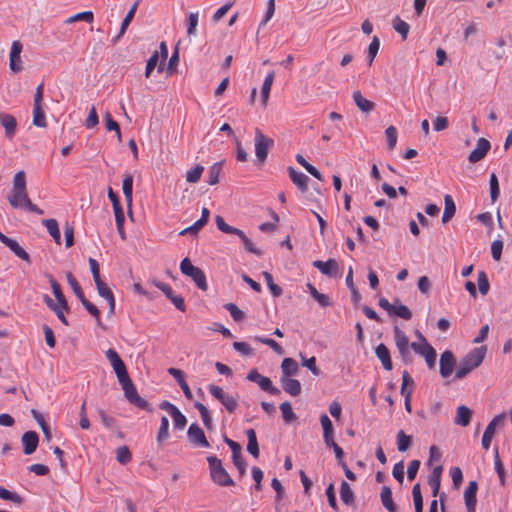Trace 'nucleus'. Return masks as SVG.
Instances as JSON below:
<instances>
[{
    "mask_svg": "<svg viewBox=\"0 0 512 512\" xmlns=\"http://www.w3.org/2000/svg\"><path fill=\"white\" fill-rule=\"evenodd\" d=\"M255 154L260 162L267 159L270 148L274 145V140L265 136L259 129L255 131Z\"/></svg>",
    "mask_w": 512,
    "mask_h": 512,
    "instance_id": "0eeeda50",
    "label": "nucleus"
},
{
    "mask_svg": "<svg viewBox=\"0 0 512 512\" xmlns=\"http://www.w3.org/2000/svg\"><path fill=\"white\" fill-rule=\"evenodd\" d=\"M95 285H96V288H97V291H98V294L104 298L105 300H107L108 304H109V315H113L114 312H115V298H114V295L111 291V289L108 287V285L102 281L101 279L100 280H97L95 281Z\"/></svg>",
    "mask_w": 512,
    "mask_h": 512,
    "instance_id": "dca6fc26",
    "label": "nucleus"
},
{
    "mask_svg": "<svg viewBox=\"0 0 512 512\" xmlns=\"http://www.w3.org/2000/svg\"><path fill=\"white\" fill-rule=\"evenodd\" d=\"M247 379L256 383L263 391L271 395H279L280 390L272 384L270 378L261 375L256 369H252L247 374Z\"/></svg>",
    "mask_w": 512,
    "mask_h": 512,
    "instance_id": "9d476101",
    "label": "nucleus"
},
{
    "mask_svg": "<svg viewBox=\"0 0 512 512\" xmlns=\"http://www.w3.org/2000/svg\"><path fill=\"white\" fill-rule=\"evenodd\" d=\"M94 20V14L92 11H84L77 13L73 16H70L65 22L68 24L74 23L76 21H85L87 23H92Z\"/></svg>",
    "mask_w": 512,
    "mask_h": 512,
    "instance_id": "3c124183",
    "label": "nucleus"
},
{
    "mask_svg": "<svg viewBox=\"0 0 512 512\" xmlns=\"http://www.w3.org/2000/svg\"><path fill=\"white\" fill-rule=\"evenodd\" d=\"M8 201L10 205L15 209H26L39 215L44 213L42 209L31 202L28 196L26 187V175L24 171H18L14 175L13 187L9 193Z\"/></svg>",
    "mask_w": 512,
    "mask_h": 512,
    "instance_id": "f257e3e1",
    "label": "nucleus"
},
{
    "mask_svg": "<svg viewBox=\"0 0 512 512\" xmlns=\"http://www.w3.org/2000/svg\"><path fill=\"white\" fill-rule=\"evenodd\" d=\"M289 176L292 182L302 191L306 192L308 190V181L309 178L302 172L296 171L293 167L288 168Z\"/></svg>",
    "mask_w": 512,
    "mask_h": 512,
    "instance_id": "b1692460",
    "label": "nucleus"
},
{
    "mask_svg": "<svg viewBox=\"0 0 512 512\" xmlns=\"http://www.w3.org/2000/svg\"><path fill=\"white\" fill-rule=\"evenodd\" d=\"M116 458L120 464H127L131 461L132 455L127 446H121L116 450Z\"/></svg>",
    "mask_w": 512,
    "mask_h": 512,
    "instance_id": "13d9d810",
    "label": "nucleus"
},
{
    "mask_svg": "<svg viewBox=\"0 0 512 512\" xmlns=\"http://www.w3.org/2000/svg\"><path fill=\"white\" fill-rule=\"evenodd\" d=\"M0 123L5 129V134L8 138H12L15 135L17 121L11 114L0 113Z\"/></svg>",
    "mask_w": 512,
    "mask_h": 512,
    "instance_id": "4be33fe9",
    "label": "nucleus"
},
{
    "mask_svg": "<svg viewBox=\"0 0 512 512\" xmlns=\"http://www.w3.org/2000/svg\"><path fill=\"white\" fill-rule=\"evenodd\" d=\"M472 417V410L467 406L461 405L457 408L456 417L454 422L457 425L466 427L470 424Z\"/></svg>",
    "mask_w": 512,
    "mask_h": 512,
    "instance_id": "cd10ccee",
    "label": "nucleus"
},
{
    "mask_svg": "<svg viewBox=\"0 0 512 512\" xmlns=\"http://www.w3.org/2000/svg\"><path fill=\"white\" fill-rule=\"evenodd\" d=\"M274 78H275V73H274V71H271L268 73V75L266 76V78L263 82V85L261 88V102L264 107L267 105Z\"/></svg>",
    "mask_w": 512,
    "mask_h": 512,
    "instance_id": "473e14b6",
    "label": "nucleus"
},
{
    "mask_svg": "<svg viewBox=\"0 0 512 512\" xmlns=\"http://www.w3.org/2000/svg\"><path fill=\"white\" fill-rule=\"evenodd\" d=\"M280 410L282 412L283 420L286 423H291L292 421H294L297 418L296 414L292 410V406H291L290 402H288V401H285L280 405Z\"/></svg>",
    "mask_w": 512,
    "mask_h": 512,
    "instance_id": "603ef678",
    "label": "nucleus"
},
{
    "mask_svg": "<svg viewBox=\"0 0 512 512\" xmlns=\"http://www.w3.org/2000/svg\"><path fill=\"white\" fill-rule=\"evenodd\" d=\"M33 125L39 128H46L47 122L42 107H33Z\"/></svg>",
    "mask_w": 512,
    "mask_h": 512,
    "instance_id": "a18cd8bd",
    "label": "nucleus"
},
{
    "mask_svg": "<svg viewBox=\"0 0 512 512\" xmlns=\"http://www.w3.org/2000/svg\"><path fill=\"white\" fill-rule=\"evenodd\" d=\"M444 212L442 215V223L446 224L448 223L455 215L456 213V205L455 202L450 195H445L444 197Z\"/></svg>",
    "mask_w": 512,
    "mask_h": 512,
    "instance_id": "c756f323",
    "label": "nucleus"
},
{
    "mask_svg": "<svg viewBox=\"0 0 512 512\" xmlns=\"http://www.w3.org/2000/svg\"><path fill=\"white\" fill-rule=\"evenodd\" d=\"M280 383L283 390L291 396H298L301 393L302 387L297 379L281 377Z\"/></svg>",
    "mask_w": 512,
    "mask_h": 512,
    "instance_id": "412c9836",
    "label": "nucleus"
},
{
    "mask_svg": "<svg viewBox=\"0 0 512 512\" xmlns=\"http://www.w3.org/2000/svg\"><path fill=\"white\" fill-rule=\"evenodd\" d=\"M21 52L22 44L19 41H14L11 45L9 56V67L10 70L14 73H19L24 69L21 59Z\"/></svg>",
    "mask_w": 512,
    "mask_h": 512,
    "instance_id": "ddd939ff",
    "label": "nucleus"
},
{
    "mask_svg": "<svg viewBox=\"0 0 512 512\" xmlns=\"http://www.w3.org/2000/svg\"><path fill=\"white\" fill-rule=\"evenodd\" d=\"M505 413H501L495 416L490 423L487 425L483 437H482V447L485 450H488L491 444V441L494 437L497 426L501 425L505 420Z\"/></svg>",
    "mask_w": 512,
    "mask_h": 512,
    "instance_id": "f8f14e48",
    "label": "nucleus"
},
{
    "mask_svg": "<svg viewBox=\"0 0 512 512\" xmlns=\"http://www.w3.org/2000/svg\"><path fill=\"white\" fill-rule=\"evenodd\" d=\"M82 305L85 307V309L96 319V322L98 325H101V317H100V311L99 309L91 303L86 297H84L82 300H80Z\"/></svg>",
    "mask_w": 512,
    "mask_h": 512,
    "instance_id": "bf43d9fd",
    "label": "nucleus"
},
{
    "mask_svg": "<svg viewBox=\"0 0 512 512\" xmlns=\"http://www.w3.org/2000/svg\"><path fill=\"white\" fill-rule=\"evenodd\" d=\"M215 222H216L217 228L221 232L226 233V234L237 235L241 239L245 249L248 252L258 255V256L262 255V251L254 246L253 242L246 236V234L242 230L228 225L225 222L224 218L220 215H217L215 217Z\"/></svg>",
    "mask_w": 512,
    "mask_h": 512,
    "instance_id": "20e7f679",
    "label": "nucleus"
},
{
    "mask_svg": "<svg viewBox=\"0 0 512 512\" xmlns=\"http://www.w3.org/2000/svg\"><path fill=\"white\" fill-rule=\"evenodd\" d=\"M168 373L175 378V380L181 387L185 397L189 400L192 399L193 395H192V392H191L187 382L184 379L183 371H181L180 369H177V368H169Z\"/></svg>",
    "mask_w": 512,
    "mask_h": 512,
    "instance_id": "393cba45",
    "label": "nucleus"
},
{
    "mask_svg": "<svg viewBox=\"0 0 512 512\" xmlns=\"http://www.w3.org/2000/svg\"><path fill=\"white\" fill-rule=\"evenodd\" d=\"M169 438V420L166 416H162L161 424L157 433V443L161 446Z\"/></svg>",
    "mask_w": 512,
    "mask_h": 512,
    "instance_id": "ea45409f",
    "label": "nucleus"
},
{
    "mask_svg": "<svg viewBox=\"0 0 512 512\" xmlns=\"http://www.w3.org/2000/svg\"><path fill=\"white\" fill-rule=\"evenodd\" d=\"M0 499L11 501L16 504H21L23 502V499L19 494L11 492L2 486H0Z\"/></svg>",
    "mask_w": 512,
    "mask_h": 512,
    "instance_id": "6e6d98bb",
    "label": "nucleus"
},
{
    "mask_svg": "<svg viewBox=\"0 0 512 512\" xmlns=\"http://www.w3.org/2000/svg\"><path fill=\"white\" fill-rule=\"evenodd\" d=\"M222 165L223 162H217L210 167L208 173V183L210 185H215L219 182V175L222 171Z\"/></svg>",
    "mask_w": 512,
    "mask_h": 512,
    "instance_id": "8fccbe9b",
    "label": "nucleus"
},
{
    "mask_svg": "<svg viewBox=\"0 0 512 512\" xmlns=\"http://www.w3.org/2000/svg\"><path fill=\"white\" fill-rule=\"evenodd\" d=\"M199 12H191L187 19V34L189 37L196 36Z\"/></svg>",
    "mask_w": 512,
    "mask_h": 512,
    "instance_id": "de8ad7c7",
    "label": "nucleus"
},
{
    "mask_svg": "<svg viewBox=\"0 0 512 512\" xmlns=\"http://www.w3.org/2000/svg\"><path fill=\"white\" fill-rule=\"evenodd\" d=\"M310 295L318 302L321 307L331 306L330 297L326 294L318 292V290L310 283L307 284Z\"/></svg>",
    "mask_w": 512,
    "mask_h": 512,
    "instance_id": "c9c22d12",
    "label": "nucleus"
},
{
    "mask_svg": "<svg viewBox=\"0 0 512 512\" xmlns=\"http://www.w3.org/2000/svg\"><path fill=\"white\" fill-rule=\"evenodd\" d=\"M21 441L24 454L30 455L37 449L39 436L35 431H27L22 435Z\"/></svg>",
    "mask_w": 512,
    "mask_h": 512,
    "instance_id": "f3484780",
    "label": "nucleus"
},
{
    "mask_svg": "<svg viewBox=\"0 0 512 512\" xmlns=\"http://www.w3.org/2000/svg\"><path fill=\"white\" fill-rule=\"evenodd\" d=\"M195 408L199 411L202 421L207 429L212 428V419L209 410L205 405L200 402L194 404Z\"/></svg>",
    "mask_w": 512,
    "mask_h": 512,
    "instance_id": "09e8293b",
    "label": "nucleus"
},
{
    "mask_svg": "<svg viewBox=\"0 0 512 512\" xmlns=\"http://www.w3.org/2000/svg\"><path fill=\"white\" fill-rule=\"evenodd\" d=\"M212 481L222 487L233 486L234 481L216 456L207 457Z\"/></svg>",
    "mask_w": 512,
    "mask_h": 512,
    "instance_id": "7ed1b4c3",
    "label": "nucleus"
},
{
    "mask_svg": "<svg viewBox=\"0 0 512 512\" xmlns=\"http://www.w3.org/2000/svg\"><path fill=\"white\" fill-rule=\"evenodd\" d=\"M246 436L248 438L247 451L253 455L255 458L259 457V446L256 438V433L254 429H248L246 431Z\"/></svg>",
    "mask_w": 512,
    "mask_h": 512,
    "instance_id": "e433bc0d",
    "label": "nucleus"
},
{
    "mask_svg": "<svg viewBox=\"0 0 512 512\" xmlns=\"http://www.w3.org/2000/svg\"><path fill=\"white\" fill-rule=\"evenodd\" d=\"M139 2H140V0H136V2L131 6L129 11L127 12L125 18L122 21L118 35L115 38H113V40H112L114 43H116L126 32L129 24L131 23V21L133 20V18L135 16Z\"/></svg>",
    "mask_w": 512,
    "mask_h": 512,
    "instance_id": "a878e982",
    "label": "nucleus"
},
{
    "mask_svg": "<svg viewBox=\"0 0 512 512\" xmlns=\"http://www.w3.org/2000/svg\"><path fill=\"white\" fill-rule=\"evenodd\" d=\"M106 358L110 362L118 381L124 379L129 376L127 368L123 360L120 358L119 354L112 348L108 349L105 352Z\"/></svg>",
    "mask_w": 512,
    "mask_h": 512,
    "instance_id": "9b49d317",
    "label": "nucleus"
},
{
    "mask_svg": "<svg viewBox=\"0 0 512 512\" xmlns=\"http://www.w3.org/2000/svg\"><path fill=\"white\" fill-rule=\"evenodd\" d=\"M398 302L399 300L397 299L393 306L392 315L398 316L404 320H410L412 318L411 310L407 306Z\"/></svg>",
    "mask_w": 512,
    "mask_h": 512,
    "instance_id": "37998d69",
    "label": "nucleus"
},
{
    "mask_svg": "<svg viewBox=\"0 0 512 512\" xmlns=\"http://www.w3.org/2000/svg\"><path fill=\"white\" fill-rule=\"evenodd\" d=\"M122 189L125 196V200L129 209V212H131V206H132V194H133V176L130 173H127L124 175L123 183H122Z\"/></svg>",
    "mask_w": 512,
    "mask_h": 512,
    "instance_id": "c85d7f7f",
    "label": "nucleus"
},
{
    "mask_svg": "<svg viewBox=\"0 0 512 512\" xmlns=\"http://www.w3.org/2000/svg\"><path fill=\"white\" fill-rule=\"evenodd\" d=\"M49 283L51 285L52 292L55 298L57 299L58 303L61 304L63 308H67V301L58 282L52 276H50Z\"/></svg>",
    "mask_w": 512,
    "mask_h": 512,
    "instance_id": "a19ab883",
    "label": "nucleus"
},
{
    "mask_svg": "<svg viewBox=\"0 0 512 512\" xmlns=\"http://www.w3.org/2000/svg\"><path fill=\"white\" fill-rule=\"evenodd\" d=\"M392 25H393V28L395 29V31H397L401 35L402 39L405 40L409 33V29H410L409 24L406 23L405 21H403L400 17L396 16L393 19Z\"/></svg>",
    "mask_w": 512,
    "mask_h": 512,
    "instance_id": "c03bdc74",
    "label": "nucleus"
},
{
    "mask_svg": "<svg viewBox=\"0 0 512 512\" xmlns=\"http://www.w3.org/2000/svg\"><path fill=\"white\" fill-rule=\"evenodd\" d=\"M340 498L346 505L354 504V492L346 481H342L341 483Z\"/></svg>",
    "mask_w": 512,
    "mask_h": 512,
    "instance_id": "4c0bfd02",
    "label": "nucleus"
},
{
    "mask_svg": "<svg viewBox=\"0 0 512 512\" xmlns=\"http://www.w3.org/2000/svg\"><path fill=\"white\" fill-rule=\"evenodd\" d=\"M456 365L454 354L450 350L444 351L440 356V375L443 378L449 377Z\"/></svg>",
    "mask_w": 512,
    "mask_h": 512,
    "instance_id": "4468645a",
    "label": "nucleus"
},
{
    "mask_svg": "<svg viewBox=\"0 0 512 512\" xmlns=\"http://www.w3.org/2000/svg\"><path fill=\"white\" fill-rule=\"evenodd\" d=\"M105 126L108 131H115L117 134V138L121 141V130L119 124L113 120L111 114L106 112L105 114Z\"/></svg>",
    "mask_w": 512,
    "mask_h": 512,
    "instance_id": "680f3d73",
    "label": "nucleus"
},
{
    "mask_svg": "<svg viewBox=\"0 0 512 512\" xmlns=\"http://www.w3.org/2000/svg\"><path fill=\"white\" fill-rule=\"evenodd\" d=\"M170 416L173 419V424L176 429L181 430L186 426L187 419L178 408L175 411H173L170 414Z\"/></svg>",
    "mask_w": 512,
    "mask_h": 512,
    "instance_id": "052dcab7",
    "label": "nucleus"
},
{
    "mask_svg": "<svg viewBox=\"0 0 512 512\" xmlns=\"http://www.w3.org/2000/svg\"><path fill=\"white\" fill-rule=\"evenodd\" d=\"M380 498L385 509H387L389 512H397V506L395 505L392 498V491L388 486L382 487Z\"/></svg>",
    "mask_w": 512,
    "mask_h": 512,
    "instance_id": "7c9ffc66",
    "label": "nucleus"
},
{
    "mask_svg": "<svg viewBox=\"0 0 512 512\" xmlns=\"http://www.w3.org/2000/svg\"><path fill=\"white\" fill-rule=\"evenodd\" d=\"M385 135L388 142V149L393 150L397 143V130L394 126H389L385 130Z\"/></svg>",
    "mask_w": 512,
    "mask_h": 512,
    "instance_id": "774afa93",
    "label": "nucleus"
},
{
    "mask_svg": "<svg viewBox=\"0 0 512 512\" xmlns=\"http://www.w3.org/2000/svg\"><path fill=\"white\" fill-rule=\"evenodd\" d=\"M490 147L491 145L488 140L485 138H479L475 149H473L468 156L469 162L476 163L482 160L490 150Z\"/></svg>",
    "mask_w": 512,
    "mask_h": 512,
    "instance_id": "2eb2a0df",
    "label": "nucleus"
},
{
    "mask_svg": "<svg viewBox=\"0 0 512 512\" xmlns=\"http://www.w3.org/2000/svg\"><path fill=\"white\" fill-rule=\"evenodd\" d=\"M393 331L395 343L398 349L411 347L409 338L398 326H395Z\"/></svg>",
    "mask_w": 512,
    "mask_h": 512,
    "instance_id": "79ce46f5",
    "label": "nucleus"
},
{
    "mask_svg": "<svg viewBox=\"0 0 512 512\" xmlns=\"http://www.w3.org/2000/svg\"><path fill=\"white\" fill-rule=\"evenodd\" d=\"M412 444V438L400 430L397 433V448L400 452L407 451Z\"/></svg>",
    "mask_w": 512,
    "mask_h": 512,
    "instance_id": "49530a36",
    "label": "nucleus"
},
{
    "mask_svg": "<svg viewBox=\"0 0 512 512\" xmlns=\"http://www.w3.org/2000/svg\"><path fill=\"white\" fill-rule=\"evenodd\" d=\"M376 356L381 361L385 370H392V361L390 357V351L385 344H379L375 349Z\"/></svg>",
    "mask_w": 512,
    "mask_h": 512,
    "instance_id": "bb28decb",
    "label": "nucleus"
},
{
    "mask_svg": "<svg viewBox=\"0 0 512 512\" xmlns=\"http://www.w3.org/2000/svg\"><path fill=\"white\" fill-rule=\"evenodd\" d=\"M411 348L416 354L425 358V362L429 369H434L436 366V350L428 343H411Z\"/></svg>",
    "mask_w": 512,
    "mask_h": 512,
    "instance_id": "1a4fd4ad",
    "label": "nucleus"
},
{
    "mask_svg": "<svg viewBox=\"0 0 512 512\" xmlns=\"http://www.w3.org/2000/svg\"><path fill=\"white\" fill-rule=\"evenodd\" d=\"M486 354V347L481 346L474 348L459 363L456 371V378L463 379L473 369L481 365Z\"/></svg>",
    "mask_w": 512,
    "mask_h": 512,
    "instance_id": "f03ea898",
    "label": "nucleus"
},
{
    "mask_svg": "<svg viewBox=\"0 0 512 512\" xmlns=\"http://www.w3.org/2000/svg\"><path fill=\"white\" fill-rule=\"evenodd\" d=\"M379 47H380V40L377 36H374L372 38L371 43L369 44V47H368V56L367 57H368L369 65H372V63L379 51Z\"/></svg>",
    "mask_w": 512,
    "mask_h": 512,
    "instance_id": "4d7b16f0",
    "label": "nucleus"
},
{
    "mask_svg": "<svg viewBox=\"0 0 512 512\" xmlns=\"http://www.w3.org/2000/svg\"><path fill=\"white\" fill-rule=\"evenodd\" d=\"M224 308L230 312L231 317L237 321H243L245 319V313L240 310L235 304L227 303L224 305Z\"/></svg>",
    "mask_w": 512,
    "mask_h": 512,
    "instance_id": "e2e57ef3",
    "label": "nucleus"
},
{
    "mask_svg": "<svg viewBox=\"0 0 512 512\" xmlns=\"http://www.w3.org/2000/svg\"><path fill=\"white\" fill-rule=\"evenodd\" d=\"M209 392L215 397L229 413H234L238 407V399L232 395L226 394L223 389L217 385L211 384L208 387Z\"/></svg>",
    "mask_w": 512,
    "mask_h": 512,
    "instance_id": "6e6552de",
    "label": "nucleus"
},
{
    "mask_svg": "<svg viewBox=\"0 0 512 512\" xmlns=\"http://www.w3.org/2000/svg\"><path fill=\"white\" fill-rule=\"evenodd\" d=\"M281 371H282V377L289 378L290 376H293L297 374L298 372V364L297 362L292 358H285L282 361L281 364Z\"/></svg>",
    "mask_w": 512,
    "mask_h": 512,
    "instance_id": "f704fd0d",
    "label": "nucleus"
},
{
    "mask_svg": "<svg viewBox=\"0 0 512 512\" xmlns=\"http://www.w3.org/2000/svg\"><path fill=\"white\" fill-rule=\"evenodd\" d=\"M352 97L356 106L362 112L369 113L374 109V103L364 98L360 91H355Z\"/></svg>",
    "mask_w": 512,
    "mask_h": 512,
    "instance_id": "2f4dec72",
    "label": "nucleus"
},
{
    "mask_svg": "<svg viewBox=\"0 0 512 512\" xmlns=\"http://www.w3.org/2000/svg\"><path fill=\"white\" fill-rule=\"evenodd\" d=\"M442 467L438 466L434 468L433 472L429 476L428 483L432 488L433 496H437L440 489V477H441Z\"/></svg>",
    "mask_w": 512,
    "mask_h": 512,
    "instance_id": "58836bf2",
    "label": "nucleus"
},
{
    "mask_svg": "<svg viewBox=\"0 0 512 512\" xmlns=\"http://www.w3.org/2000/svg\"><path fill=\"white\" fill-rule=\"evenodd\" d=\"M478 288L482 295H486L489 292L490 284L488 277L484 271L478 272Z\"/></svg>",
    "mask_w": 512,
    "mask_h": 512,
    "instance_id": "69168bd1",
    "label": "nucleus"
},
{
    "mask_svg": "<svg viewBox=\"0 0 512 512\" xmlns=\"http://www.w3.org/2000/svg\"><path fill=\"white\" fill-rule=\"evenodd\" d=\"M66 278L76 297L79 300H82L85 296L76 278L72 275L71 272L66 273Z\"/></svg>",
    "mask_w": 512,
    "mask_h": 512,
    "instance_id": "864d4df0",
    "label": "nucleus"
},
{
    "mask_svg": "<svg viewBox=\"0 0 512 512\" xmlns=\"http://www.w3.org/2000/svg\"><path fill=\"white\" fill-rule=\"evenodd\" d=\"M180 270L184 275L190 277L199 289L203 291L208 289L204 272L200 268L194 266L188 258H184L181 261Z\"/></svg>",
    "mask_w": 512,
    "mask_h": 512,
    "instance_id": "423d86ee",
    "label": "nucleus"
},
{
    "mask_svg": "<svg viewBox=\"0 0 512 512\" xmlns=\"http://www.w3.org/2000/svg\"><path fill=\"white\" fill-rule=\"evenodd\" d=\"M2 243L6 245L17 257L27 263H31L29 254L20 246L16 240L6 236L4 237Z\"/></svg>",
    "mask_w": 512,
    "mask_h": 512,
    "instance_id": "aec40b11",
    "label": "nucleus"
},
{
    "mask_svg": "<svg viewBox=\"0 0 512 512\" xmlns=\"http://www.w3.org/2000/svg\"><path fill=\"white\" fill-rule=\"evenodd\" d=\"M263 276L272 295L274 297H279L282 294V288L274 283L273 277L269 272H263Z\"/></svg>",
    "mask_w": 512,
    "mask_h": 512,
    "instance_id": "0e129e2a",
    "label": "nucleus"
},
{
    "mask_svg": "<svg viewBox=\"0 0 512 512\" xmlns=\"http://www.w3.org/2000/svg\"><path fill=\"white\" fill-rule=\"evenodd\" d=\"M187 434L189 440L193 444L202 447H209V442L206 439L204 431L197 424H191Z\"/></svg>",
    "mask_w": 512,
    "mask_h": 512,
    "instance_id": "a211bd4d",
    "label": "nucleus"
},
{
    "mask_svg": "<svg viewBox=\"0 0 512 512\" xmlns=\"http://www.w3.org/2000/svg\"><path fill=\"white\" fill-rule=\"evenodd\" d=\"M203 171L204 167L202 165H196L187 171L186 181L189 183H197L200 180Z\"/></svg>",
    "mask_w": 512,
    "mask_h": 512,
    "instance_id": "5fc2aeb1",
    "label": "nucleus"
},
{
    "mask_svg": "<svg viewBox=\"0 0 512 512\" xmlns=\"http://www.w3.org/2000/svg\"><path fill=\"white\" fill-rule=\"evenodd\" d=\"M500 195L499 182L495 173L490 176V196L492 202H495Z\"/></svg>",
    "mask_w": 512,
    "mask_h": 512,
    "instance_id": "338daca9",
    "label": "nucleus"
},
{
    "mask_svg": "<svg viewBox=\"0 0 512 512\" xmlns=\"http://www.w3.org/2000/svg\"><path fill=\"white\" fill-rule=\"evenodd\" d=\"M119 383L122 386L125 397L131 404L135 405L139 409H143L148 412L152 411L150 404L145 399H143L142 397H140L138 395V392H137L130 376H127L124 379L119 380Z\"/></svg>",
    "mask_w": 512,
    "mask_h": 512,
    "instance_id": "39448f33",
    "label": "nucleus"
},
{
    "mask_svg": "<svg viewBox=\"0 0 512 512\" xmlns=\"http://www.w3.org/2000/svg\"><path fill=\"white\" fill-rule=\"evenodd\" d=\"M313 266L320 270V272L327 276H333L338 272V263L334 259H329L324 262L316 260L313 262Z\"/></svg>",
    "mask_w": 512,
    "mask_h": 512,
    "instance_id": "5701e85b",
    "label": "nucleus"
},
{
    "mask_svg": "<svg viewBox=\"0 0 512 512\" xmlns=\"http://www.w3.org/2000/svg\"><path fill=\"white\" fill-rule=\"evenodd\" d=\"M42 224L47 228L48 233L54 239L56 244L61 243V234L58 226V222L55 219H44Z\"/></svg>",
    "mask_w": 512,
    "mask_h": 512,
    "instance_id": "72a5a7b5",
    "label": "nucleus"
},
{
    "mask_svg": "<svg viewBox=\"0 0 512 512\" xmlns=\"http://www.w3.org/2000/svg\"><path fill=\"white\" fill-rule=\"evenodd\" d=\"M477 489L478 485L476 481L469 482L465 489L464 499L468 512H475Z\"/></svg>",
    "mask_w": 512,
    "mask_h": 512,
    "instance_id": "6ab92c4d",
    "label": "nucleus"
}]
</instances>
